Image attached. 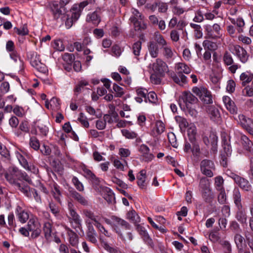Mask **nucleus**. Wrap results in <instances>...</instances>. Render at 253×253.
I'll return each mask as SVG.
<instances>
[{
    "instance_id": "1",
    "label": "nucleus",
    "mask_w": 253,
    "mask_h": 253,
    "mask_svg": "<svg viewBox=\"0 0 253 253\" xmlns=\"http://www.w3.org/2000/svg\"><path fill=\"white\" fill-rule=\"evenodd\" d=\"M6 180L12 185L16 190H19L25 196L30 195V187L23 183L19 181L23 179L29 183H32V180L25 172L19 170L17 168L11 167L4 175Z\"/></svg>"
},
{
    "instance_id": "2",
    "label": "nucleus",
    "mask_w": 253,
    "mask_h": 253,
    "mask_svg": "<svg viewBox=\"0 0 253 253\" xmlns=\"http://www.w3.org/2000/svg\"><path fill=\"white\" fill-rule=\"evenodd\" d=\"M175 71L176 73H173L170 75L171 79L176 84L183 85L187 82V77L183 74H190L191 69L185 63L179 62L175 64Z\"/></svg>"
},
{
    "instance_id": "3",
    "label": "nucleus",
    "mask_w": 253,
    "mask_h": 253,
    "mask_svg": "<svg viewBox=\"0 0 253 253\" xmlns=\"http://www.w3.org/2000/svg\"><path fill=\"white\" fill-rule=\"evenodd\" d=\"M233 198L236 207V218L241 224H247V215L246 211L242 205L241 195L239 189H237L234 190Z\"/></svg>"
},
{
    "instance_id": "4",
    "label": "nucleus",
    "mask_w": 253,
    "mask_h": 253,
    "mask_svg": "<svg viewBox=\"0 0 253 253\" xmlns=\"http://www.w3.org/2000/svg\"><path fill=\"white\" fill-rule=\"evenodd\" d=\"M204 28L205 35L208 39L217 40L222 37V28L218 23L206 24L204 26Z\"/></svg>"
},
{
    "instance_id": "5",
    "label": "nucleus",
    "mask_w": 253,
    "mask_h": 253,
    "mask_svg": "<svg viewBox=\"0 0 253 253\" xmlns=\"http://www.w3.org/2000/svg\"><path fill=\"white\" fill-rule=\"evenodd\" d=\"M222 147L223 151L221 154L220 164L223 167H226L228 158L231 155L232 153L230 139L228 136H222Z\"/></svg>"
},
{
    "instance_id": "6",
    "label": "nucleus",
    "mask_w": 253,
    "mask_h": 253,
    "mask_svg": "<svg viewBox=\"0 0 253 253\" xmlns=\"http://www.w3.org/2000/svg\"><path fill=\"white\" fill-rule=\"evenodd\" d=\"M82 169L84 172V176L92 183L96 190L101 192V190L100 187L103 186L102 185L103 180L96 177V175L87 168L83 167Z\"/></svg>"
},
{
    "instance_id": "7",
    "label": "nucleus",
    "mask_w": 253,
    "mask_h": 253,
    "mask_svg": "<svg viewBox=\"0 0 253 253\" xmlns=\"http://www.w3.org/2000/svg\"><path fill=\"white\" fill-rule=\"evenodd\" d=\"M112 226L116 232L122 238L121 228L127 230L130 229V225L125 220L116 216H112Z\"/></svg>"
},
{
    "instance_id": "8",
    "label": "nucleus",
    "mask_w": 253,
    "mask_h": 253,
    "mask_svg": "<svg viewBox=\"0 0 253 253\" xmlns=\"http://www.w3.org/2000/svg\"><path fill=\"white\" fill-rule=\"evenodd\" d=\"M30 63L38 71L42 73H46L47 69L45 65L41 62L40 55L37 52H33L31 54Z\"/></svg>"
},
{
    "instance_id": "9",
    "label": "nucleus",
    "mask_w": 253,
    "mask_h": 253,
    "mask_svg": "<svg viewBox=\"0 0 253 253\" xmlns=\"http://www.w3.org/2000/svg\"><path fill=\"white\" fill-rule=\"evenodd\" d=\"M215 169L214 163L210 160L204 159L200 163V169L202 173L208 176L211 177L213 176L212 170Z\"/></svg>"
},
{
    "instance_id": "10",
    "label": "nucleus",
    "mask_w": 253,
    "mask_h": 253,
    "mask_svg": "<svg viewBox=\"0 0 253 253\" xmlns=\"http://www.w3.org/2000/svg\"><path fill=\"white\" fill-rule=\"evenodd\" d=\"M50 9L53 18L56 20H57L60 18L61 20H62L63 17H66L65 8L59 5L56 1L52 2L50 4Z\"/></svg>"
},
{
    "instance_id": "11",
    "label": "nucleus",
    "mask_w": 253,
    "mask_h": 253,
    "mask_svg": "<svg viewBox=\"0 0 253 253\" xmlns=\"http://www.w3.org/2000/svg\"><path fill=\"white\" fill-rule=\"evenodd\" d=\"M28 228L30 231L32 232L31 237L36 238L41 234V225L38 220L36 218H30L28 222Z\"/></svg>"
},
{
    "instance_id": "12",
    "label": "nucleus",
    "mask_w": 253,
    "mask_h": 253,
    "mask_svg": "<svg viewBox=\"0 0 253 253\" xmlns=\"http://www.w3.org/2000/svg\"><path fill=\"white\" fill-rule=\"evenodd\" d=\"M223 61L226 66H229L228 70L232 74L235 73L237 70L241 67V66L234 62L233 58L231 54L226 51L223 56Z\"/></svg>"
},
{
    "instance_id": "13",
    "label": "nucleus",
    "mask_w": 253,
    "mask_h": 253,
    "mask_svg": "<svg viewBox=\"0 0 253 253\" xmlns=\"http://www.w3.org/2000/svg\"><path fill=\"white\" fill-rule=\"evenodd\" d=\"M139 152L140 160L145 162H151L155 157L154 155L150 152L149 148L145 144H141L138 148Z\"/></svg>"
},
{
    "instance_id": "14",
    "label": "nucleus",
    "mask_w": 253,
    "mask_h": 253,
    "mask_svg": "<svg viewBox=\"0 0 253 253\" xmlns=\"http://www.w3.org/2000/svg\"><path fill=\"white\" fill-rule=\"evenodd\" d=\"M230 177L242 190L246 191L251 190L252 185L247 179L233 173H231Z\"/></svg>"
},
{
    "instance_id": "15",
    "label": "nucleus",
    "mask_w": 253,
    "mask_h": 253,
    "mask_svg": "<svg viewBox=\"0 0 253 253\" xmlns=\"http://www.w3.org/2000/svg\"><path fill=\"white\" fill-rule=\"evenodd\" d=\"M136 230L145 243L151 248H154V244L153 240L150 237L145 227L140 224H137Z\"/></svg>"
},
{
    "instance_id": "16",
    "label": "nucleus",
    "mask_w": 253,
    "mask_h": 253,
    "mask_svg": "<svg viewBox=\"0 0 253 253\" xmlns=\"http://www.w3.org/2000/svg\"><path fill=\"white\" fill-rule=\"evenodd\" d=\"M153 70L156 73L159 74L160 76H163L168 71V67L164 61L158 58L156 62L153 64Z\"/></svg>"
},
{
    "instance_id": "17",
    "label": "nucleus",
    "mask_w": 253,
    "mask_h": 253,
    "mask_svg": "<svg viewBox=\"0 0 253 253\" xmlns=\"http://www.w3.org/2000/svg\"><path fill=\"white\" fill-rule=\"evenodd\" d=\"M92 2V0H86L81 2L78 5H74L71 9V12H73V15L75 19H79L83 9Z\"/></svg>"
},
{
    "instance_id": "18",
    "label": "nucleus",
    "mask_w": 253,
    "mask_h": 253,
    "mask_svg": "<svg viewBox=\"0 0 253 253\" xmlns=\"http://www.w3.org/2000/svg\"><path fill=\"white\" fill-rule=\"evenodd\" d=\"M68 209L69 211V214L76 224L75 228H78L81 229L82 227V220L80 218V215L74 210L73 205L72 203L69 204Z\"/></svg>"
},
{
    "instance_id": "19",
    "label": "nucleus",
    "mask_w": 253,
    "mask_h": 253,
    "mask_svg": "<svg viewBox=\"0 0 253 253\" xmlns=\"http://www.w3.org/2000/svg\"><path fill=\"white\" fill-rule=\"evenodd\" d=\"M101 192L104 199L110 204L115 202V197L113 191L108 187L101 186Z\"/></svg>"
},
{
    "instance_id": "20",
    "label": "nucleus",
    "mask_w": 253,
    "mask_h": 253,
    "mask_svg": "<svg viewBox=\"0 0 253 253\" xmlns=\"http://www.w3.org/2000/svg\"><path fill=\"white\" fill-rule=\"evenodd\" d=\"M69 194L72 198L81 205L84 206H88V202L86 198L74 189L70 190Z\"/></svg>"
},
{
    "instance_id": "21",
    "label": "nucleus",
    "mask_w": 253,
    "mask_h": 253,
    "mask_svg": "<svg viewBox=\"0 0 253 253\" xmlns=\"http://www.w3.org/2000/svg\"><path fill=\"white\" fill-rule=\"evenodd\" d=\"M241 143L244 149L253 157V143L244 134L241 135Z\"/></svg>"
},
{
    "instance_id": "22",
    "label": "nucleus",
    "mask_w": 253,
    "mask_h": 253,
    "mask_svg": "<svg viewBox=\"0 0 253 253\" xmlns=\"http://www.w3.org/2000/svg\"><path fill=\"white\" fill-rule=\"evenodd\" d=\"M241 85L246 86L249 83L253 82V73L247 71L243 72L240 76Z\"/></svg>"
},
{
    "instance_id": "23",
    "label": "nucleus",
    "mask_w": 253,
    "mask_h": 253,
    "mask_svg": "<svg viewBox=\"0 0 253 253\" xmlns=\"http://www.w3.org/2000/svg\"><path fill=\"white\" fill-rule=\"evenodd\" d=\"M223 103L226 106V109L231 114H236L237 112V108L236 107L234 101L227 96H224L222 98Z\"/></svg>"
},
{
    "instance_id": "24",
    "label": "nucleus",
    "mask_w": 253,
    "mask_h": 253,
    "mask_svg": "<svg viewBox=\"0 0 253 253\" xmlns=\"http://www.w3.org/2000/svg\"><path fill=\"white\" fill-rule=\"evenodd\" d=\"M207 112L211 119L214 122H217L220 118V113L217 108L213 106H209L207 109Z\"/></svg>"
},
{
    "instance_id": "25",
    "label": "nucleus",
    "mask_w": 253,
    "mask_h": 253,
    "mask_svg": "<svg viewBox=\"0 0 253 253\" xmlns=\"http://www.w3.org/2000/svg\"><path fill=\"white\" fill-rule=\"evenodd\" d=\"M147 90L143 88H138L136 90L137 96L135 99L138 103H141L143 101L147 103Z\"/></svg>"
},
{
    "instance_id": "26",
    "label": "nucleus",
    "mask_w": 253,
    "mask_h": 253,
    "mask_svg": "<svg viewBox=\"0 0 253 253\" xmlns=\"http://www.w3.org/2000/svg\"><path fill=\"white\" fill-rule=\"evenodd\" d=\"M16 213L18 216L19 221L22 223H25L29 217L28 212L23 210L19 206L16 207Z\"/></svg>"
},
{
    "instance_id": "27",
    "label": "nucleus",
    "mask_w": 253,
    "mask_h": 253,
    "mask_svg": "<svg viewBox=\"0 0 253 253\" xmlns=\"http://www.w3.org/2000/svg\"><path fill=\"white\" fill-rule=\"evenodd\" d=\"M137 179V184L138 186L142 188H145L147 186V183L146 181V171L144 169L141 170L138 175L136 176Z\"/></svg>"
},
{
    "instance_id": "28",
    "label": "nucleus",
    "mask_w": 253,
    "mask_h": 253,
    "mask_svg": "<svg viewBox=\"0 0 253 253\" xmlns=\"http://www.w3.org/2000/svg\"><path fill=\"white\" fill-rule=\"evenodd\" d=\"M86 20L88 22H91L94 25L97 26L101 21V18L97 12L94 11L87 15Z\"/></svg>"
},
{
    "instance_id": "29",
    "label": "nucleus",
    "mask_w": 253,
    "mask_h": 253,
    "mask_svg": "<svg viewBox=\"0 0 253 253\" xmlns=\"http://www.w3.org/2000/svg\"><path fill=\"white\" fill-rule=\"evenodd\" d=\"M181 98L185 103L187 108L188 103H194L198 101L197 98L190 92H184L182 94Z\"/></svg>"
},
{
    "instance_id": "30",
    "label": "nucleus",
    "mask_w": 253,
    "mask_h": 253,
    "mask_svg": "<svg viewBox=\"0 0 253 253\" xmlns=\"http://www.w3.org/2000/svg\"><path fill=\"white\" fill-rule=\"evenodd\" d=\"M69 242L70 245L74 247H77L79 244V237L78 235L71 230L68 232Z\"/></svg>"
},
{
    "instance_id": "31",
    "label": "nucleus",
    "mask_w": 253,
    "mask_h": 253,
    "mask_svg": "<svg viewBox=\"0 0 253 253\" xmlns=\"http://www.w3.org/2000/svg\"><path fill=\"white\" fill-rule=\"evenodd\" d=\"M199 187L203 194H208L211 191L210 183L205 177L200 179Z\"/></svg>"
},
{
    "instance_id": "32",
    "label": "nucleus",
    "mask_w": 253,
    "mask_h": 253,
    "mask_svg": "<svg viewBox=\"0 0 253 253\" xmlns=\"http://www.w3.org/2000/svg\"><path fill=\"white\" fill-rule=\"evenodd\" d=\"M96 236V233L93 226L91 225H89L88 226V230L86 233L87 239L92 243L96 244L97 243Z\"/></svg>"
},
{
    "instance_id": "33",
    "label": "nucleus",
    "mask_w": 253,
    "mask_h": 253,
    "mask_svg": "<svg viewBox=\"0 0 253 253\" xmlns=\"http://www.w3.org/2000/svg\"><path fill=\"white\" fill-rule=\"evenodd\" d=\"M136 17H130V20L133 24L135 30H141L146 29L147 25L140 19H135Z\"/></svg>"
},
{
    "instance_id": "34",
    "label": "nucleus",
    "mask_w": 253,
    "mask_h": 253,
    "mask_svg": "<svg viewBox=\"0 0 253 253\" xmlns=\"http://www.w3.org/2000/svg\"><path fill=\"white\" fill-rule=\"evenodd\" d=\"M187 134L190 141H193L196 140L197 129L196 126L194 124H191L188 126Z\"/></svg>"
},
{
    "instance_id": "35",
    "label": "nucleus",
    "mask_w": 253,
    "mask_h": 253,
    "mask_svg": "<svg viewBox=\"0 0 253 253\" xmlns=\"http://www.w3.org/2000/svg\"><path fill=\"white\" fill-rule=\"evenodd\" d=\"M149 53L152 57L156 58L159 53V48L157 44L154 42H150L148 45Z\"/></svg>"
},
{
    "instance_id": "36",
    "label": "nucleus",
    "mask_w": 253,
    "mask_h": 253,
    "mask_svg": "<svg viewBox=\"0 0 253 253\" xmlns=\"http://www.w3.org/2000/svg\"><path fill=\"white\" fill-rule=\"evenodd\" d=\"M162 52L163 55L167 59L171 58L173 55L174 52L171 47L168 44L165 46L162 47Z\"/></svg>"
},
{
    "instance_id": "37",
    "label": "nucleus",
    "mask_w": 253,
    "mask_h": 253,
    "mask_svg": "<svg viewBox=\"0 0 253 253\" xmlns=\"http://www.w3.org/2000/svg\"><path fill=\"white\" fill-rule=\"evenodd\" d=\"M78 19H75L73 15V12H72V15L70 17L68 14H66V17H63L61 22L65 21V26L67 29L70 28L74 22L76 21Z\"/></svg>"
},
{
    "instance_id": "38",
    "label": "nucleus",
    "mask_w": 253,
    "mask_h": 253,
    "mask_svg": "<svg viewBox=\"0 0 253 253\" xmlns=\"http://www.w3.org/2000/svg\"><path fill=\"white\" fill-rule=\"evenodd\" d=\"M43 232L44 233L45 237L47 240H48L51 237L52 232V224L49 221L45 222L43 226Z\"/></svg>"
},
{
    "instance_id": "39",
    "label": "nucleus",
    "mask_w": 253,
    "mask_h": 253,
    "mask_svg": "<svg viewBox=\"0 0 253 253\" xmlns=\"http://www.w3.org/2000/svg\"><path fill=\"white\" fill-rule=\"evenodd\" d=\"M229 20L233 24L236 25L239 28L238 30L239 32H243V30L241 28L245 26V22L243 18L239 17L235 19L234 18H229Z\"/></svg>"
},
{
    "instance_id": "40",
    "label": "nucleus",
    "mask_w": 253,
    "mask_h": 253,
    "mask_svg": "<svg viewBox=\"0 0 253 253\" xmlns=\"http://www.w3.org/2000/svg\"><path fill=\"white\" fill-rule=\"evenodd\" d=\"M122 135L127 139H133L137 138L138 134L134 131L124 129L121 130Z\"/></svg>"
},
{
    "instance_id": "41",
    "label": "nucleus",
    "mask_w": 253,
    "mask_h": 253,
    "mask_svg": "<svg viewBox=\"0 0 253 253\" xmlns=\"http://www.w3.org/2000/svg\"><path fill=\"white\" fill-rule=\"evenodd\" d=\"M203 45L205 49L213 51L217 49V46L215 42L209 40H205L203 42Z\"/></svg>"
},
{
    "instance_id": "42",
    "label": "nucleus",
    "mask_w": 253,
    "mask_h": 253,
    "mask_svg": "<svg viewBox=\"0 0 253 253\" xmlns=\"http://www.w3.org/2000/svg\"><path fill=\"white\" fill-rule=\"evenodd\" d=\"M83 213L86 218H88L93 221L94 224H96V222H98L96 218L97 216L94 215V213L92 211L85 209L83 211Z\"/></svg>"
},
{
    "instance_id": "43",
    "label": "nucleus",
    "mask_w": 253,
    "mask_h": 253,
    "mask_svg": "<svg viewBox=\"0 0 253 253\" xmlns=\"http://www.w3.org/2000/svg\"><path fill=\"white\" fill-rule=\"evenodd\" d=\"M72 182L78 191L80 192H83L84 191V189L83 184L76 176L73 177Z\"/></svg>"
},
{
    "instance_id": "44",
    "label": "nucleus",
    "mask_w": 253,
    "mask_h": 253,
    "mask_svg": "<svg viewBox=\"0 0 253 253\" xmlns=\"http://www.w3.org/2000/svg\"><path fill=\"white\" fill-rule=\"evenodd\" d=\"M244 240V237L239 234H236L234 237L235 243L238 249L240 251L243 250V243Z\"/></svg>"
},
{
    "instance_id": "45",
    "label": "nucleus",
    "mask_w": 253,
    "mask_h": 253,
    "mask_svg": "<svg viewBox=\"0 0 253 253\" xmlns=\"http://www.w3.org/2000/svg\"><path fill=\"white\" fill-rule=\"evenodd\" d=\"M175 119L176 122L179 124V126L181 129H185L189 126L186 119L180 116H176Z\"/></svg>"
},
{
    "instance_id": "46",
    "label": "nucleus",
    "mask_w": 253,
    "mask_h": 253,
    "mask_svg": "<svg viewBox=\"0 0 253 253\" xmlns=\"http://www.w3.org/2000/svg\"><path fill=\"white\" fill-rule=\"evenodd\" d=\"M113 89L116 97H121L125 94L124 89L116 84H114Z\"/></svg>"
},
{
    "instance_id": "47",
    "label": "nucleus",
    "mask_w": 253,
    "mask_h": 253,
    "mask_svg": "<svg viewBox=\"0 0 253 253\" xmlns=\"http://www.w3.org/2000/svg\"><path fill=\"white\" fill-rule=\"evenodd\" d=\"M193 92L201 99L204 93L207 92V89L204 87H194L192 89Z\"/></svg>"
},
{
    "instance_id": "48",
    "label": "nucleus",
    "mask_w": 253,
    "mask_h": 253,
    "mask_svg": "<svg viewBox=\"0 0 253 253\" xmlns=\"http://www.w3.org/2000/svg\"><path fill=\"white\" fill-rule=\"evenodd\" d=\"M245 236L248 245L253 253V233L246 232L245 233Z\"/></svg>"
},
{
    "instance_id": "49",
    "label": "nucleus",
    "mask_w": 253,
    "mask_h": 253,
    "mask_svg": "<svg viewBox=\"0 0 253 253\" xmlns=\"http://www.w3.org/2000/svg\"><path fill=\"white\" fill-rule=\"evenodd\" d=\"M30 146L35 150H38L40 148V144L38 139L35 136H32L30 139Z\"/></svg>"
},
{
    "instance_id": "50",
    "label": "nucleus",
    "mask_w": 253,
    "mask_h": 253,
    "mask_svg": "<svg viewBox=\"0 0 253 253\" xmlns=\"http://www.w3.org/2000/svg\"><path fill=\"white\" fill-rule=\"evenodd\" d=\"M173 14L179 16L186 11L185 9L180 5H174L171 8Z\"/></svg>"
},
{
    "instance_id": "51",
    "label": "nucleus",
    "mask_w": 253,
    "mask_h": 253,
    "mask_svg": "<svg viewBox=\"0 0 253 253\" xmlns=\"http://www.w3.org/2000/svg\"><path fill=\"white\" fill-rule=\"evenodd\" d=\"M215 187L217 191L223 190L224 187L223 184L224 180L221 176H217L215 178Z\"/></svg>"
},
{
    "instance_id": "52",
    "label": "nucleus",
    "mask_w": 253,
    "mask_h": 253,
    "mask_svg": "<svg viewBox=\"0 0 253 253\" xmlns=\"http://www.w3.org/2000/svg\"><path fill=\"white\" fill-rule=\"evenodd\" d=\"M52 194L55 199L59 203H61L60 197L61 193L59 187L57 185H54L52 189Z\"/></svg>"
},
{
    "instance_id": "53",
    "label": "nucleus",
    "mask_w": 253,
    "mask_h": 253,
    "mask_svg": "<svg viewBox=\"0 0 253 253\" xmlns=\"http://www.w3.org/2000/svg\"><path fill=\"white\" fill-rule=\"evenodd\" d=\"M9 55H10V58L11 59H12L15 62H16L18 61H19L20 62V66L23 67V62L21 60L19 54L17 53V52L16 50L9 53Z\"/></svg>"
},
{
    "instance_id": "54",
    "label": "nucleus",
    "mask_w": 253,
    "mask_h": 253,
    "mask_svg": "<svg viewBox=\"0 0 253 253\" xmlns=\"http://www.w3.org/2000/svg\"><path fill=\"white\" fill-rule=\"evenodd\" d=\"M127 218L135 223L140 222V217L134 211H129L127 214Z\"/></svg>"
},
{
    "instance_id": "55",
    "label": "nucleus",
    "mask_w": 253,
    "mask_h": 253,
    "mask_svg": "<svg viewBox=\"0 0 253 253\" xmlns=\"http://www.w3.org/2000/svg\"><path fill=\"white\" fill-rule=\"evenodd\" d=\"M204 20V14H203L202 10L199 9L195 12V16L193 18V21L195 22L201 23Z\"/></svg>"
},
{
    "instance_id": "56",
    "label": "nucleus",
    "mask_w": 253,
    "mask_h": 253,
    "mask_svg": "<svg viewBox=\"0 0 253 253\" xmlns=\"http://www.w3.org/2000/svg\"><path fill=\"white\" fill-rule=\"evenodd\" d=\"M192 144V151L193 155L198 156L200 153V146L197 142L195 140L190 141Z\"/></svg>"
},
{
    "instance_id": "57",
    "label": "nucleus",
    "mask_w": 253,
    "mask_h": 253,
    "mask_svg": "<svg viewBox=\"0 0 253 253\" xmlns=\"http://www.w3.org/2000/svg\"><path fill=\"white\" fill-rule=\"evenodd\" d=\"M49 208H50L51 212L55 216H58L59 215L60 211L59 208L54 203L50 202L49 203Z\"/></svg>"
},
{
    "instance_id": "58",
    "label": "nucleus",
    "mask_w": 253,
    "mask_h": 253,
    "mask_svg": "<svg viewBox=\"0 0 253 253\" xmlns=\"http://www.w3.org/2000/svg\"><path fill=\"white\" fill-rule=\"evenodd\" d=\"M209 238L213 243L218 242L220 240L219 233L216 231H212L209 234Z\"/></svg>"
},
{
    "instance_id": "59",
    "label": "nucleus",
    "mask_w": 253,
    "mask_h": 253,
    "mask_svg": "<svg viewBox=\"0 0 253 253\" xmlns=\"http://www.w3.org/2000/svg\"><path fill=\"white\" fill-rule=\"evenodd\" d=\"M101 245L103 248L110 253H119V251L117 249L113 248L109 246V245L106 242L102 241Z\"/></svg>"
},
{
    "instance_id": "60",
    "label": "nucleus",
    "mask_w": 253,
    "mask_h": 253,
    "mask_svg": "<svg viewBox=\"0 0 253 253\" xmlns=\"http://www.w3.org/2000/svg\"><path fill=\"white\" fill-rule=\"evenodd\" d=\"M156 5L158 7V11L160 13H166L168 9V4L166 2H159L156 3Z\"/></svg>"
},
{
    "instance_id": "61",
    "label": "nucleus",
    "mask_w": 253,
    "mask_h": 253,
    "mask_svg": "<svg viewBox=\"0 0 253 253\" xmlns=\"http://www.w3.org/2000/svg\"><path fill=\"white\" fill-rule=\"evenodd\" d=\"M141 49V42L137 41L135 42L132 46L133 53L135 56L139 55Z\"/></svg>"
},
{
    "instance_id": "62",
    "label": "nucleus",
    "mask_w": 253,
    "mask_h": 253,
    "mask_svg": "<svg viewBox=\"0 0 253 253\" xmlns=\"http://www.w3.org/2000/svg\"><path fill=\"white\" fill-rule=\"evenodd\" d=\"M201 99L206 104H211L212 103V96L210 91L207 89V92L204 93Z\"/></svg>"
},
{
    "instance_id": "63",
    "label": "nucleus",
    "mask_w": 253,
    "mask_h": 253,
    "mask_svg": "<svg viewBox=\"0 0 253 253\" xmlns=\"http://www.w3.org/2000/svg\"><path fill=\"white\" fill-rule=\"evenodd\" d=\"M13 113L17 116L19 117H22L25 115V110L24 109L18 105L14 106L13 109Z\"/></svg>"
},
{
    "instance_id": "64",
    "label": "nucleus",
    "mask_w": 253,
    "mask_h": 253,
    "mask_svg": "<svg viewBox=\"0 0 253 253\" xmlns=\"http://www.w3.org/2000/svg\"><path fill=\"white\" fill-rule=\"evenodd\" d=\"M155 40L159 45L162 46V47H163L168 44L167 42L164 39L163 37L158 33L156 34Z\"/></svg>"
}]
</instances>
